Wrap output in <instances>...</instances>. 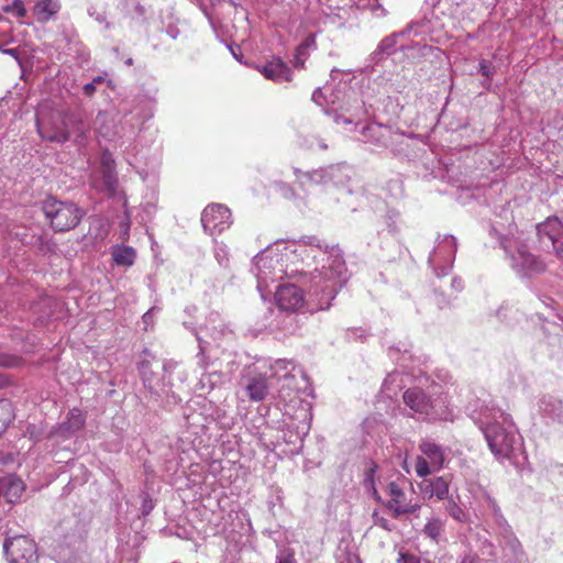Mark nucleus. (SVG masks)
Returning a JSON list of instances; mask_svg holds the SVG:
<instances>
[{"label": "nucleus", "instance_id": "obj_11", "mask_svg": "<svg viewBox=\"0 0 563 563\" xmlns=\"http://www.w3.org/2000/svg\"><path fill=\"white\" fill-rule=\"evenodd\" d=\"M537 234L541 246L552 251L563 261V222L556 217H550L537 225Z\"/></svg>", "mask_w": 563, "mask_h": 563}, {"label": "nucleus", "instance_id": "obj_20", "mask_svg": "<svg viewBox=\"0 0 563 563\" xmlns=\"http://www.w3.org/2000/svg\"><path fill=\"white\" fill-rule=\"evenodd\" d=\"M93 129L99 137L114 141L119 137L117 120L107 111H99L93 121Z\"/></svg>", "mask_w": 563, "mask_h": 563}, {"label": "nucleus", "instance_id": "obj_14", "mask_svg": "<svg viewBox=\"0 0 563 563\" xmlns=\"http://www.w3.org/2000/svg\"><path fill=\"white\" fill-rule=\"evenodd\" d=\"M201 223L205 231L211 235L221 233L232 223L231 211L221 203L209 205L202 211Z\"/></svg>", "mask_w": 563, "mask_h": 563}, {"label": "nucleus", "instance_id": "obj_64", "mask_svg": "<svg viewBox=\"0 0 563 563\" xmlns=\"http://www.w3.org/2000/svg\"><path fill=\"white\" fill-rule=\"evenodd\" d=\"M461 563H477V560L473 555H466L462 559Z\"/></svg>", "mask_w": 563, "mask_h": 563}, {"label": "nucleus", "instance_id": "obj_36", "mask_svg": "<svg viewBox=\"0 0 563 563\" xmlns=\"http://www.w3.org/2000/svg\"><path fill=\"white\" fill-rule=\"evenodd\" d=\"M2 11L16 19H23L26 15V9L22 0H14L12 3L5 4Z\"/></svg>", "mask_w": 563, "mask_h": 563}, {"label": "nucleus", "instance_id": "obj_19", "mask_svg": "<svg viewBox=\"0 0 563 563\" xmlns=\"http://www.w3.org/2000/svg\"><path fill=\"white\" fill-rule=\"evenodd\" d=\"M418 486L424 498L445 500L449 497V481L444 476L433 478H427V476L422 477Z\"/></svg>", "mask_w": 563, "mask_h": 563}, {"label": "nucleus", "instance_id": "obj_32", "mask_svg": "<svg viewBox=\"0 0 563 563\" xmlns=\"http://www.w3.org/2000/svg\"><path fill=\"white\" fill-rule=\"evenodd\" d=\"M9 481L8 486L5 487V498L13 503L15 499L20 498L23 492V483L22 481L13 477L5 476Z\"/></svg>", "mask_w": 563, "mask_h": 563}, {"label": "nucleus", "instance_id": "obj_62", "mask_svg": "<svg viewBox=\"0 0 563 563\" xmlns=\"http://www.w3.org/2000/svg\"><path fill=\"white\" fill-rule=\"evenodd\" d=\"M2 53L12 56L15 59H19V52L16 48H5L2 51Z\"/></svg>", "mask_w": 563, "mask_h": 563}, {"label": "nucleus", "instance_id": "obj_6", "mask_svg": "<svg viewBox=\"0 0 563 563\" xmlns=\"http://www.w3.org/2000/svg\"><path fill=\"white\" fill-rule=\"evenodd\" d=\"M43 211L46 219L51 221L52 228L59 232L75 228L84 216L82 211L75 203L63 202L56 199L45 200Z\"/></svg>", "mask_w": 563, "mask_h": 563}, {"label": "nucleus", "instance_id": "obj_48", "mask_svg": "<svg viewBox=\"0 0 563 563\" xmlns=\"http://www.w3.org/2000/svg\"><path fill=\"white\" fill-rule=\"evenodd\" d=\"M88 14L95 19L99 24H104V26L108 29L109 24L107 22V15L103 11H98L96 8H89Z\"/></svg>", "mask_w": 563, "mask_h": 563}, {"label": "nucleus", "instance_id": "obj_54", "mask_svg": "<svg viewBox=\"0 0 563 563\" xmlns=\"http://www.w3.org/2000/svg\"><path fill=\"white\" fill-rule=\"evenodd\" d=\"M333 121L335 124L340 125V124H343V125H353V119L352 118H346L342 114H338V113H334L333 115Z\"/></svg>", "mask_w": 563, "mask_h": 563}, {"label": "nucleus", "instance_id": "obj_16", "mask_svg": "<svg viewBox=\"0 0 563 563\" xmlns=\"http://www.w3.org/2000/svg\"><path fill=\"white\" fill-rule=\"evenodd\" d=\"M387 492L390 499L385 505L391 511L394 518L413 514L420 508L418 503H412L411 498H408L407 493L397 483L390 482Z\"/></svg>", "mask_w": 563, "mask_h": 563}, {"label": "nucleus", "instance_id": "obj_35", "mask_svg": "<svg viewBox=\"0 0 563 563\" xmlns=\"http://www.w3.org/2000/svg\"><path fill=\"white\" fill-rule=\"evenodd\" d=\"M497 317L509 325H512V320H518L520 312L510 305H503L496 312Z\"/></svg>", "mask_w": 563, "mask_h": 563}, {"label": "nucleus", "instance_id": "obj_50", "mask_svg": "<svg viewBox=\"0 0 563 563\" xmlns=\"http://www.w3.org/2000/svg\"><path fill=\"white\" fill-rule=\"evenodd\" d=\"M402 373L398 372V371H395L393 373H390L384 380V388L386 389H389V384H393V383H396V382H402Z\"/></svg>", "mask_w": 563, "mask_h": 563}, {"label": "nucleus", "instance_id": "obj_28", "mask_svg": "<svg viewBox=\"0 0 563 563\" xmlns=\"http://www.w3.org/2000/svg\"><path fill=\"white\" fill-rule=\"evenodd\" d=\"M445 503V511L457 522L465 523L470 520V515L457 505L453 497H448Z\"/></svg>", "mask_w": 563, "mask_h": 563}, {"label": "nucleus", "instance_id": "obj_45", "mask_svg": "<svg viewBox=\"0 0 563 563\" xmlns=\"http://www.w3.org/2000/svg\"><path fill=\"white\" fill-rule=\"evenodd\" d=\"M373 521L375 526H378L387 531H391L394 528L389 520L382 516L378 511L373 512Z\"/></svg>", "mask_w": 563, "mask_h": 563}, {"label": "nucleus", "instance_id": "obj_55", "mask_svg": "<svg viewBox=\"0 0 563 563\" xmlns=\"http://www.w3.org/2000/svg\"><path fill=\"white\" fill-rule=\"evenodd\" d=\"M278 188L280 190V192L286 197V198H292L295 197V192L294 190L285 183H279L278 185Z\"/></svg>", "mask_w": 563, "mask_h": 563}, {"label": "nucleus", "instance_id": "obj_29", "mask_svg": "<svg viewBox=\"0 0 563 563\" xmlns=\"http://www.w3.org/2000/svg\"><path fill=\"white\" fill-rule=\"evenodd\" d=\"M444 531V521L439 517H432L424 525L423 533L433 541H438Z\"/></svg>", "mask_w": 563, "mask_h": 563}, {"label": "nucleus", "instance_id": "obj_37", "mask_svg": "<svg viewBox=\"0 0 563 563\" xmlns=\"http://www.w3.org/2000/svg\"><path fill=\"white\" fill-rule=\"evenodd\" d=\"M400 352H401L400 347L391 346L388 350V355H389V357L393 361L399 363V365L401 367L406 368L407 367V361L411 358V355H410V353H409V351L407 349H404L401 355L398 356V354H400Z\"/></svg>", "mask_w": 563, "mask_h": 563}, {"label": "nucleus", "instance_id": "obj_21", "mask_svg": "<svg viewBox=\"0 0 563 563\" xmlns=\"http://www.w3.org/2000/svg\"><path fill=\"white\" fill-rule=\"evenodd\" d=\"M60 9V0H37L33 5L32 13L38 23L44 24L56 20Z\"/></svg>", "mask_w": 563, "mask_h": 563}, {"label": "nucleus", "instance_id": "obj_39", "mask_svg": "<svg viewBox=\"0 0 563 563\" xmlns=\"http://www.w3.org/2000/svg\"><path fill=\"white\" fill-rule=\"evenodd\" d=\"M214 257L219 265L228 266L229 264V250L228 246L222 242L214 243Z\"/></svg>", "mask_w": 563, "mask_h": 563}, {"label": "nucleus", "instance_id": "obj_49", "mask_svg": "<svg viewBox=\"0 0 563 563\" xmlns=\"http://www.w3.org/2000/svg\"><path fill=\"white\" fill-rule=\"evenodd\" d=\"M277 563H296L294 552L290 550H284L277 556Z\"/></svg>", "mask_w": 563, "mask_h": 563}, {"label": "nucleus", "instance_id": "obj_56", "mask_svg": "<svg viewBox=\"0 0 563 563\" xmlns=\"http://www.w3.org/2000/svg\"><path fill=\"white\" fill-rule=\"evenodd\" d=\"M306 46V51L308 52L310 48L316 47V36L314 34H310L306 37V40L300 44Z\"/></svg>", "mask_w": 563, "mask_h": 563}, {"label": "nucleus", "instance_id": "obj_61", "mask_svg": "<svg viewBox=\"0 0 563 563\" xmlns=\"http://www.w3.org/2000/svg\"><path fill=\"white\" fill-rule=\"evenodd\" d=\"M372 10L377 15H385L386 14L385 10L382 8V5L377 1H375V3L372 4Z\"/></svg>", "mask_w": 563, "mask_h": 563}, {"label": "nucleus", "instance_id": "obj_8", "mask_svg": "<svg viewBox=\"0 0 563 563\" xmlns=\"http://www.w3.org/2000/svg\"><path fill=\"white\" fill-rule=\"evenodd\" d=\"M457 243L453 235L439 236L434 249L431 251L428 262L438 277L448 275L452 268Z\"/></svg>", "mask_w": 563, "mask_h": 563}, {"label": "nucleus", "instance_id": "obj_63", "mask_svg": "<svg viewBox=\"0 0 563 563\" xmlns=\"http://www.w3.org/2000/svg\"><path fill=\"white\" fill-rule=\"evenodd\" d=\"M9 481L7 478L0 477V496H5V487L8 486Z\"/></svg>", "mask_w": 563, "mask_h": 563}, {"label": "nucleus", "instance_id": "obj_41", "mask_svg": "<svg viewBox=\"0 0 563 563\" xmlns=\"http://www.w3.org/2000/svg\"><path fill=\"white\" fill-rule=\"evenodd\" d=\"M176 367H177V362H175L173 360H167L164 362V364H163L164 376H163V380H162L163 386H169V387L173 386V383L170 382L169 376L176 369Z\"/></svg>", "mask_w": 563, "mask_h": 563}, {"label": "nucleus", "instance_id": "obj_57", "mask_svg": "<svg viewBox=\"0 0 563 563\" xmlns=\"http://www.w3.org/2000/svg\"><path fill=\"white\" fill-rule=\"evenodd\" d=\"M451 288L454 292H459L463 289V282L461 278L454 277L451 282Z\"/></svg>", "mask_w": 563, "mask_h": 563}, {"label": "nucleus", "instance_id": "obj_53", "mask_svg": "<svg viewBox=\"0 0 563 563\" xmlns=\"http://www.w3.org/2000/svg\"><path fill=\"white\" fill-rule=\"evenodd\" d=\"M19 363L18 358L9 355H0V366L11 367Z\"/></svg>", "mask_w": 563, "mask_h": 563}, {"label": "nucleus", "instance_id": "obj_60", "mask_svg": "<svg viewBox=\"0 0 563 563\" xmlns=\"http://www.w3.org/2000/svg\"><path fill=\"white\" fill-rule=\"evenodd\" d=\"M183 325H184L186 329H188V330H189V331H190L195 336H196V333H199V334H200V330H198V329L195 327L194 322L185 320V321H183Z\"/></svg>", "mask_w": 563, "mask_h": 563}, {"label": "nucleus", "instance_id": "obj_22", "mask_svg": "<svg viewBox=\"0 0 563 563\" xmlns=\"http://www.w3.org/2000/svg\"><path fill=\"white\" fill-rule=\"evenodd\" d=\"M538 407L543 417L563 424V402L561 399L545 395L539 399Z\"/></svg>", "mask_w": 563, "mask_h": 563}, {"label": "nucleus", "instance_id": "obj_47", "mask_svg": "<svg viewBox=\"0 0 563 563\" xmlns=\"http://www.w3.org/2000/svg\"><path fill=\"white\" fill-rule=\"evenodd\" d=\"M308 55V52L306 51L305 45H299L296 49L295 58H294V65L295 67H303L306 57Z\"/></svg>", "mask_w": 563, "mask_h": 563}, {"label": "nucleus", "instance_id": "obj_27", "mask_svg": "<svg viewBox=\"0 0 563 563\" xmlns=\"http://www.w3.org/2000/svg\"><path fill=\"white\" fill-rule=\"evenodd\" d=\"M485 503L487 505V508L492 512L495 523L499 528H501L506 533L510 532V526L508 525L507 520L503 516L501 510H500L499 506L497 505L496 500L487 495V496H485Z\"/></svg>", "mask_w": 563, "mask_h": 563}, {"label": "nucleus", "instance_id": "obj_30", "mask_svg": "<svg viewBox=\"0 0 563 563\" xmlns=\"http://www.w3.org/2000/svg\"><path fill=\"white\" fill-rule=\"evenodd\" d=\"M271 368L273 371V375L277 376L279 379H288L290 377H294L292 375H290V372L295 369L292 361L283 358L276 360L274 364L271 366Z\"/></svg>", "mask_w": 563, "mask_h": 563}, {"label": "nucleus", "instance_id": "obj_46", "mask_svg": "<svg viewBox=\"0 0 563 563\" xmlns=\"http://www.w3.org/2000/svg\"><path fill=\"white\" fill-rule=\"evenodd\" d=\"M478 70L484 77L492 79L495 73V67L490 62L483 59L479 62Z\"/></svg>", "mask_w": 563, "mask_h": 563}, {"label": "nucleus", "instance_id": "obj_26", "mask_svg": "<svg viewBox=\"0 0 563 563\" xmlns=\"http://www.w3.org/2000/svg\"><path fill=\"white\" fill-rule=\"evenodd\" d=\"M113 261L119 266H132L134 264L136 253L131 246H117L112 252Z\"/></svg>", "mask_w": 563, "mask_h": 563}, {"label": "nucleus", "instance_id": "obj_25", "mask_svg": "<svg viewBox=\"0 0 563 563\" xmlns=\"http://www.w3.org/2000/svg\"><path fill=\"white\" fill-rule=\"evenodd\" d=\"M102 164V183L107 192L112 196L118 189V176L114 170L113 161L110 158V154L106 153L103 155Z\"/></svg>", "mask_w": 563, "mask_h": 563}, {"label": "nucleus", "instance_id": "obj_23", "mask_svg": "<svg viewBox=\"0 0 563 563\" xmlns=\"http://www.w3.org/2000/svg\"><path fill=\"white\" fill-rule=\"evenodd\" d=\"M262 74L275 81H289L291 79L290 68L280 59L274 58L263 66Z\"/></svg>", "mask_w": 563, "mask_h": 563}, {"label": "nucleus", "instance_id": "obj_2", "mask_svg": "<svg viewBox=\"0 0 563 563\" xmlns=\"http://www.w3.org/2000/svg\"><path fill=\"white\" fill-rule=\"evenodd\" d=\"M468 411L471 419L484 433L494 456L500 462L518 464L523 455V441L510 415L481 399L472 402Z\"/></svg>", "mask_w": 563, "mask_h": 563}, {"label": "nucleus", "instance_id": "obj_13", "mask_svg": "<svg viewBox=\"0 0 563 563\" xmlns=\"http://www.w3.org/2000/svg\"><path fill=\"white\" fill-rule=\"evenodd\" d=\"M240 385L251 401H263L269 391V384L266 374L255 367L245 369L240 379Z\"/></svg>", "mask_w": 563, "mask_h": 563}, {"label": "nucleus", "instance_id": "obj_24", "mask_svg": "<svg viewBox=\"0 0 563 563\" xmlns=\"http://www.w3.org/2000/svg\"><path fill=\"white\" fill-rule=\"evenodd\" d=\"M68 131L70 140L79 146H85L90 137V131L85 121L77 115H71L68 119Z\"/></svg>", "mask_w": 563, "mask_h": 563}, {"label": "nucleus", "instance_id": "obj_18", "mask_svg": "<svg viewBox=\"0 0 563 563\" xmlns=\"http://www.w3.org/2000/svg\"><path fill=\"white\" fill-rule=\"evenodd\" d=\"M86 424V416L79 408H73L68 411L66 419L57 424L51 432L52 437L58 439H70Z\"/></svg>", "mask_w": 563, "mask_h": 563}, {"label": "nucleus", "instance_id": "obj_40", "mask_svg": "<svg viewBox=\"0 0 563 563\" xmlns=\"http://www.w3.org/2000/svg\"><path fill=\"white\" fill-rule=\"evenodd\" d=\"M375 467L376 466H373L371 467L366 474H365V478H364V486L367 490H369L372 493V496L377 500V501H382V497L379 496L376 487H375V482H374V472H375Z\"/></svg>", "mask_w": 563, "mask_h": 563}, {"label": "nucleus", "instance_id": "obj_33", "mask_svg": "<svg viewBox=\"0 0 563 563\" xmlns=\"http://www.w3.org/2000/svg\"><path fill=\"white\" fill-rule=\"evenodd\" d=\"M139 372L144 387L147 388L151 393H155L156 387L153 384V373L150 369V363L147 361L141 362L139 364Z\"/></svg>", "mask_w": 563, "mask_h": 563}, {"label": "nucleus", "instance_id": "obj_52", "mask_svg": "<svg viewBox=\"0 0 563 563\" xmlns=\"http://www.w3.org/2000/svg\"><path fill=\"white\" fill-rule=\"evenodd\" d=\"M398 563H421L420 559L413 554L399 553V558L397 560Z\"/></svg>", "mask_w": 563, "mask_h": 563}, {"label": "nucleus", "instance_id": "obj_58", "mask_svg": "<svg viewBox=\"0 0 563 563\" xmlns=\"http://www.w3.org/2000/svg\"><path fill=\"white\" fill-rule=\"evenodd\" d=\"M96 89H97V87H96L95 82H88L82 88L84 93L87 97H91L96 92Z\"/></svg>", "mask_w": 563, "mask_h": 563}, {"label": "nucleus", "instance_id": "obj_42", "mask_svg": "<svg viewBox=\"0 0 563 563\" xmlns=\"http://www.w3.org/2000/svg\"><path fill=\"white\" fill-rule=\"evenodd\" d=\"M398 212L395 210H389L385 216V223L387 231L391 234L396 233L398 231L397 227V220H398Z\"/></svg>", "mask_w": 563, "mask_h": 563}, {"label": "nucleus", "instance_id": "obj_10", "mask_svg": "<svg viewBox=\"0 0 563 563\" xmlns=\"http://www.w3.org/2000/svg\"><path fill=\"white\" fill-rule=\"evenodd\" d=\"M421 455L417 456L415 470L419 477H426L443 467L445 450L431 439H424L419 444Z\"/></svg>", "mask_w": 563, "mask_h": 563}, {"label": "nucleus", "instance_id": "obj_5", "mask_svg": "<svg viewBox=\"0 0 563 563\" xmlns=\"http://www.w3.org/2000/svg\"><path fill=\"white\" fill-rule=\"evenodd\" d=\"M404 402L411 409L413 415L423 420H449L451 412L443 398L431 399L426 393L417 387L409 388L404 393Z\"/></svg>", "mask_w": 563, "mask_h": 563}, {"label": "nucleus", "instance_id": "obj_17", "mask_svg": "<svg viewBox=\"0 0 563 563\" xmlns=\"http://www.w3.org/2000/svg\"><path fill=\"white\" fill-rule=\"evenodd\" d=\"M275 300L280 310L291 312L299 310L305 303L301 289L291 284L279 285L275 292Z\"/></svg>", "mask_w": 563, "mask_h": 563}, {"label": "nucleus", "instance_id": "obj_1", "mask_svg": "<svg viewBox=\"0 0 563 563\" xmlns=\"http://www.w3.org/2000/svg\"><path fill=\"white\" fill-rule=\"evenodd\" d=\"M307 245H296L292 242L278 241L258 253L253 260V272L257 278V289L263 292L268 290L271 283L279 280L299 272L290 267L302 255L312 258L320 257L321 267H316L311 273L309 289L310 311L325 310L331 306L338 291L347 282V268L343 253L338 246L323 245L317 238H308Z\"/></svg>", "mask_w": 563, "mask_h": 563}, {"label": "nucleus", "instance_id": "obj_15", "mask_svg": "<svg viewBox=\"0 0 563 563\" xmlns=\"http://www.w3.org/2000/svg\"><path fill=\"white\" fill-rule=\"evenodd\" d=\"M309 429L310 426L306 417L302 420L291 419L287 422L282 431V440L289 448L283 452L290 455L300 453L303 446V438L308 434Z\"/></svg>", "mask_w": 563, "mask_h": 563}, {"label": "nucleus", "instance_id": "obj_4", "mask_svg": "<svg viewBox=\"0 0 563 563\" xmlns=\"http://www.w3.org/2000/svg\"><path fill=\"white\" fill-rule=\"evenodd\" d=\"M292 173L297 184L307 190L314 185L327 186L332 184L335 187H344L350 181L353 169L346 164H334L308 172L294 167Z\"/></svg>", "mask_w": 563, "mask_h": 563}, {"label": "nucleus", "instance_id": "obj_31", "mask_svg": "<svg viewBox=\"0 0 563 563\" xmlns=\"http://www.w3.org/2000/svg\"><path fill=\"white\" fill-rule=\"evenodd\" d=\"M13 419L12 405L7 399H0V435L7 430Z\"/></svg>", "mask_w": 563, "mask_h": 563}, {"label": "nucleus", "instance_id": "obj_43", "mask_svg": "<svg viewBox=\"0 0 563 563\" xmlns=\"http://www.w3.org/2000/svg\"><path fill=\"white\" fill-rule=\"evenodd\" d=\"M307 148L311 151H327L329 148L325 141L319 136H311L306 141Z\"/></svg>", "mask_w": 563, "mask_h": 563}, {"label": "nucleus", "instance_id": "obj_38", "mask_svg": "<svg viewBox=\"0 0 563 563\" xmlns=\"http://www.w3.org/2000/svg\"><path fill=\"white\" fill-rule=\"evenodd\" d=\"M196 339L198 341L199 351L197 353L198 364L201 368L208 367V357L206 355V349L209 345V342L202 339L201 334L196 333Z\"/></svg>", "mask_w": 563, "mask_h": 563}, {"label": "nucleus", "instance_id": "obj_12", "mask_svg": "<svg viewBox=\"0 0 563 563\" xmlns=\"http://www.w3.org/2000/svg\"><path fill=\"white\" fill-rule=\"evenodd\" d=\"M3 551L9 563H37L36 544L26 536L7 538Z\"/></svg>", "mask_w": 563, "mask_h": 563}, {"label": "nucleus", "instance_id": "obj_9", "mask_svg": "<svg viewBox=\"0 0 563 563\" xmlns=\"http://www.w3.org/2000/svg\"><path fill=\"white\" fill-rule=\"evenodd\" d=\"M68 119L69 117L62 111L52 112L47 119H44L42 113H37V133L43 140L63 144L70 140Z\"/></svg>", "mask_w": 563, "mask_h": 563}, {"label": "nucleus", "instance_id": "obj_59", "mask_svg": "<svg viewBox=\"0 0 563 563\" xmlns=\"http://www.w3.org/2000/svg\"><path fill=\"white\" fill-rule=\"evenodd\" d=\"M339 563H360L356 555L347 554L345 558L339 559Z\"/></svg>", "mask_w": 563, "mask_h": 563}, {"label": "nucleus", "instance_id": "obj_44", "mask_svg": "<svg viewBox=\"0 0 563 563\" xmlns=\"http://www.w3.org/2000/svg\"><path fill=\"white\" fill-rule=\"evenodd\" d=\"M219 320V316L216 314V313H212L210 316V322L212 323V327L210 328L211 330V336L213 338L214 341L219 340L223 333H224V328L219 324V327L216 324Z\"/></svg>", "mask_w": 563, "mask_h": 563}, {"label": "nucleus", "instance_id": "obj_34", "mask_svg": "<svg viewBox=\"0 0 563 563\" xmlns=\"http://www.w3.org/2000/svg\"><path fill=\"white\" fill-rule=\"evenodd\" d=\"M397 44V35L393 34L380 41L377 49L375 51V55L384 56L390 55L396 51Z\"/></svg>", "mask_w": 563, "mask_h": 563}, {"label": "nucleus", "instance_id": "obj_51", "mask_svg": "<svg viewBox=\"0 0 563 563\" xmlns=\"http://www.w3.org/2000/svg\"><path fill=\"white\" fill-rule=\"evenodd\" d=\"M130 225H131L130 213L126 210L125 211V220L121 223V227H122L121 239L124 241L129 239Z\"/></svg>", "mask_w": 563, "mask_h": 563}, {"label": "nucleus", "instance_id": "obj_3", "mask_svg": "<svg viewBox=\"0 0 563 563\" xmlns=\"http://www.w3.org/2000/svg\"><path fill=\"white\" fill-rule=\"evenodd\" d=\"M489 234L499 241L509 265L520 277H532L547 269L544 261L529 251L522 236H516L512 228H509L508 233L504 234L496 225H493Z\"/></svg>", "mask_w": 563, "mask_h": 563}, {"label": "nucleus", "instance_id": "obj_7", "mask_svg": "<svg viewBox=\"0 0 563 563\" xmlns=\"http://www.w3.org/2000/svg\"><path fill=\"white\" fill-rule=\"evenodd\" d=\"M362 141L377 148H389L393 153L401 151L405 134L389 125L372 122L361 130Z\"/></svg>", "mask_w": 563, "mask_h": 563}]
</instances>
